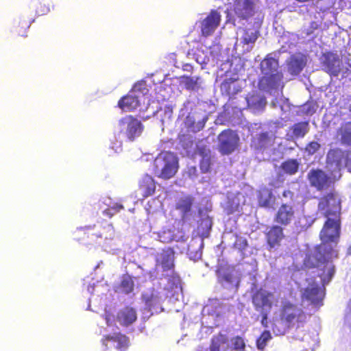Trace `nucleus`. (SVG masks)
<instances>
[{
    "mask_svg": "<svg viewBox=\"0 0 351 351\" xmlns=\"http://www.w3.org/2000/svg\"><path fill=\"white\" fill-rule=\"evenodd\" d=\"M307 322V314L295 303L285 300L281 302L278 319L273 321L271 329L276 335H283L291 328L296 332Z\"/></svg>",
    "mask_w": 351,
    "mask_h": 351,
    "instance_id": "1",
    "label": "nucleus"
},
{
    "mask_svg": "<svg viewBox=\"0 0 351 351\" xmlns=\"http://www.w3.org/2000/svg\"><path fill=\"white\" fill-rule=\"evenodd\" d=\"M341 217H326L319 237L321 241L312 250H315V254L323 258L337 256V245L341 237Z\"/></svg>",
    "mask_w": 351,
    "mask_h": 351,
    "instance_id": "2",
    "label": "nucleus"
},
{
    "mask_svg": "<svg viewBox=\"0 0 351 351\" xmlns=\"http://www.w3.org/2000/svg\"><path fill=\"white\" fill-rule=\"evenodd\" d=\"M339 257V252L337 256H330L328 258H323L320 256L315 254V250H310L306 253L303 261L302 266L304 269L320 268L321 274L319 277L322 280V285L324 287L328 284L335 276L336 268L332 263L333 259Z\"/></svg>",
    "mask_w": 351,
    "mask_h": 351,
    "instance_id": "3",
    "label": "nucleus"
},
{
    "mask_svg": "<svg viewBox=\"0 0 351 351\" xmlns=\"http://www.w3.org/2000/svg\"><path fill=\"white\" fill-rule=\"evenodd\" d=\"M178 159L170 152H162L154 159L153 162V173L163 180L173 178L178 170Z\"/></svg>",
    "mask_w": 351,
    "mask_h": 351,
    "instance_id": "4",
    "label": "nucleus"
},
{
    "mask_svg": "<svg viewBox=\"0 0 351 351\" xmlns=\"http://www.w3.org/2000/svg\"><path fill=\"white\" fill-rule=\"evenodd\" d=\"M318 208L325 217H341V201L335 193L323 195L319 200Z\"/></svg>",
    "mask_w": 351,
    "mask_h": 351,
    "instance_id": "5",
    "label": "nucleus"
},
{
    "mask_svg": "<svg viewBox=\"0 0 351 351\" xmlns=\"http://www.w3.org/2000/svg\"><path fill=\"white\" fill-rule=\"evenodd\" d=\"M119 127L120 132H123L131 141L141 136L143 130V125L141 121L132 115L121 118L119 121Z\"/></svg>",
    "mask_w": 351,
    "mask_h": 351,
    "instance_id": "6",
    "label": "nucleus"
},
{
    "mask_svg": "<svg viewBox=\"0 0 351 351\" xmlns=\"http://www.w3.org/2000/svg\"><path fill=\"white\" fill-rule=\"evenodd\" d=\"M219 152L222 155H230L239 146V137L230 129L223 130L217 136Z\"/></svg>",
    "mask_w": 351,
    "mask_h": 351,
    "instance_id": "7",
    "label": "nucleus"
},
{
    "mask_svg": "<svg viewBox=\"0 0 351 351\" xmlns=\"http://www.w3.org/2000/svg\"><path fill=\"white\" fill-rule=\"evenodd\" d=\"M252 303L256 311H270L273 307L274 295L262 287L255 290L251 295Z\"/></svg>",
    "mask_w": 351,
    "mask_h": 351,
    "instance_id": "8",
    "label": "nucleus"
},
{
    "mask_svg": "<svg viewBox=\"0 0 351 351\" xmlns=\"http://www.w3.org/2000/svg\"><path fill=\"white\" fill-rule=\"evenodd\" d=\"M307 179L310 185L319 191L328 189L332 182L330 177L320 169H311L307 174Z\"/></svg>",
    "mask_w": 351,
    "mask_h": 351,
    "instance_id": "9",
    "label": "nucleus"
},
{
    "mask_svg": "<svg viewBox=\"0 0 351 351\" xmlns=\"http://www.w3.org/2000/svg\"><path fill=\"white\" fill-rule=\"evenodd\" d=\"M95 227V226L93 227L87 226L79 229L77 231V234L80 237L78 240H83L85 237L89 238L90 237L96 239L104 238L105 239H112L114 237V230L111 224H107L106 226H104L102 231H94Z\"/></svg>",
    "mask_w": 351,
    "mask_h": 351,
    "instance_id": "10",
    "label": "nucleus"
},
{
    "mask_svg": "<svg viewBox=\"0 0 351 351\" xmlns=\"http://www.w3.org/2000/svg\"><path fill=\"white\" fill-rule=\"evenodd\" d=\"M325 295V288L319 286L317 283L309 284L303 292V297L310 301L315 306L323 305V300Z\"/></svg>",
    "mask_w": 351,
    "mask_h": 351,
    "instance_id": "11",
    "label": "nucleus"
},
{
    "mask_svg": "<svg viewBox=\"0 0 351 351\" xmlns=\"http://www.w3.org/2000/svg\"><path fill=\"white\" fill-rule=\"evenodd\" d=\"M295 217L294 206L290 204H282L274 216V221L281 226H287L291 223Z\"/></svg>",
    "mask_w": 351,
    "mask_h": 351,
    "instance_id": "12",
    "label": "nucleus"
},
{
    "mask_svg": "<svg viewBox=\"0 0 351 351\" xmlns=\"http://www.w3.org/2000/svg\"><path fill=\"white\" fill-rule=\"evenodd\" d=\"M221 22V14L215 10H212L207 16L201 22V33L204 37L212 35L219 27Z\"/></svg>",
    "mask_w": 351,
    "mask_h": 351,
    "instance_id": "13",
    "label": "nucleus"
},
{
    "mask_svg": "<svg viewBox=\"0 0 351 351\" xmlns=\"http://www.w3.org/2000/svg\"><path fill=\"white\" fill-rule=\"evenodd\" d=\"M350 150H343L341 148L330 149L326 155V163L335 167V169L341 171L345 165L347 155Z\"/></svg>",
    "mask_w": 351,
    "mask_h": 351,
    "instance_id": "14",
    "label": "nucleus"
},
{
    "mask_svg": "<svg viewBox=\"0 0 351 351\" xmlns=\"http://www.w3.org/2000/svg\"><path fill=\"white\" fill-rule=\"evenodd\" d=\"M324 70L331 76L337 77L341 72V60L338 55L328 52L323 55Z\"/></svg>",
    "mask_w": 351,
    "mask_h": 351,
    "instance_id": "15",
    "label": "nucleus"
},
{
    "mask_svg": "<svg viewBox=\"0 0 351 351\" xmlns=\"http://www.w3.org/2000/svg\"><path fill=\"white\" fill-rule=\"evenodd\" d=\"M156 182L148 173H145L138 182V190L143 199L154 195L156 190Z\"/></svg>",
    "mask_w": 351,
    "mask_h": 351,
    "instance_id": "16",
    "label": "nucleus"
},
{
    "mask_svg": "<svg viewBox=\"0 0 351 351\" xmlns=\"http://www.w3.org/2000/svg\"><path fill=\"white\" fill-rule=\"evenodd\" d=\"M233 11L240 19H247L254 14L252 0H234Z\"/></svg>",
    "mask_w": 351,
    "mask_h": 351,
    "instance_id": "17",
    "label": "nucleus"
},
{
    "mask_svg": "<svg viewBox=\"0 0 351 351\" xmlns=\"http://www.w3.org/2000/svg\"><path fill=\"white\" fill-rule=\"evenodd\" d=\"M175 252L171 247L162 250L156 258V265L161 266L163 271H172L174 269Z\"/></svg>",
    "mask_w": 351,
    "mask_h": 351,
    "instance_id": "18",
    "label": "nucleus"
},
{
    "mask_svg": "<svg viewBox=\"0 0 351 351\" xmlns=\"http://www.w3.org/2000/svg\"><path fill=\"white\" fill-rule=\"evenodd\" d=\"M116 319L122 326H129L134 324L137 319V313L134 308L126 306L120 309L117 315Z\"/></svg>",
    "mask_w": 351,
    "mask_h": 351,
    "instance_id": "19",
    "label": "nucleus"
},
{
    "mask_svg": "<svg viewBox=\"0 0 351 351\" xmlns=\"http://www.w3.org/2000/svg\"><path fill=\"white\" fill-rule=\"evenodd\" d=\"M265 238L267 245L271 247H275L280 245L285 238L283 228L279 225H273L265 232Z\"/></svg>",
    "mask_w": 351,
    "mask_h": 351,
    "instance_id": "20",
    "label": "nucleus"
},
{
    "mask_svg": "<svg viewBox=\"0 0 351 351\" xmlns=\"http://www.w3.org/2000/svg\"><path fill=\"white\" fill-rule=\"evenodd\" d=\"M102 344L108 348V342L112 341L117 343L116 348L119 351H125L130 346L129 338L124 334L116 332L112 335H105L102 340Z\"/></svg>",
    "mask_w": 351,
    "mask_h": 351,
    "instance_id": "21",
    "label": "nucleus"
},
{
    "mask_svg": "<svg viewBox=\"0 0 351 351\" xmlns=\"http://www.w3.org/2000/svg\"><path fill=\"white\" fill-rule=\"evenodd\" d=\"M194 202L195 198L191 195L182 196L176 202L175 207L181 213L182 220L186 219L191 215Z\"/></svg>",
    "mask_w": 351,
    "mask_h": 351,
    "instance_id": "22",
    "label": "nucleus"
},
{
    "mask_svg": "<svg viewBox=\"0 0 351 351\" xmlns=\"http://www.w3.org/2000/svg\"><path fill=\"white\" fill-rule=\"evenodd\" d=\"M140 105L138 96L134 92L122 97L118 101V106L123 111L130 112L136 109Z\"/></svg>",
    "mask_w": 351,
    "mask_h": 351,
    "instance_id": "23",
    "label": "nucleus"
},
{
    "mask_svg": "<svg viewBox=\"0 0 351 351\" xmlns=\"http://www.w3.org/2000/svg\"><path fill=\"white\" fill-rule=\"evenodd\" d=\"M258 205L260 207L269 208L275 204L276 198L271 189L263 187L257 193Z\"/></svg>",
    "mask_w": 351,
    "mask_h": 351,
    "instance_id": "24",
    "label": "nucleus"
},
{
    "mask_svg": "<svg viewBox=\"0 0 351 351\" xmlns=\"http://www.w3.org/2000/svg\"><path fill=\"white\" fill-rule=\"evenodd\" d=\"M229 348L228 338L221 332L213 335L210 339L209 351H228Z\"/></svg>",
    "mask_w": 351,
    "mask_h": 351,
    "instance_id": "25",
    "label": "nucleus"
},
{
    "mask_svg": "<svg viewBox=\"0 0 351 351\" xmlns=\"http://www.w3.org/2000/svg\"><path fill=\"white\" fill-rule=\"evenodd\" d=\"M289 131L291 132V138H302L309 132L308 121H300L292 125Z\"/></svg>",
    "mask_w": 351,
    "mask_h": 351,
    "instance_id": "26",
    "label": "nucleus"
},
{
    "mask_svg": "<svg viewBox=\"0 0 351 351\" xmlns=\"http://www.w3.org/2000/svg\"><path fill=\"white\" fill-rule=\"evenodd\" d=\"M143 300L149 311L158 313L162 310L161 300L158 294L152 293L144 295Z\"/></svg>",
    "mask_w": 351,
    "mask_h": 351,
    "instance_id": "27",
    "label": "nucleus"
},
{
    "mask_svg": "<svg viewBox=\"0 0 351 351\" xmlns=\"http://www.w3.org/2000/svg\"><path fill=\"white\" fill-rule=\"evenodd\" d=\"M198 154L202 156L199 162V168L203 173L210 171L211 165L210 151L205 147L197 148Z\"/></svg>",
    "mask_w": 351,
    "mask_h": 351,
    "instance_id": "28",
    "label": "nucleus"
},
{
    "mask_svg": "<svg viewBox=\"0 0 351 351\" xmlns=\"http://www.w3.org/2000/svg\"><path fill=\"white\" fill-rule=\"evenodd\" d=\"M221 90L228 96L232 97L241 92V87L239 85L236 80L229 78L222 82Z\"/></svg>",
    "mask_w": 351,
    "mask_h": 351,
    "instance_id": "29",
    "label": "nucleus"
},
{
    "mask_svg": "<svg viewBox=\"0 0 351 351\" xmlns=\"http://www.w3.org/2000/svg\"><path fill=\"white\" fill-rule=\"evenodd\" d=\"M34 19H19L14 25V32L19 36L26 37L27 32Z\"/></svg>",
    "mask_w": 351,
    "mask_h": 351,
    "instance_id": "30",
    "label": "nucleus"
},
{
    "mask_svg": "<svg viewBox=\"0 0 351 351\" xmlns=\"http://www.w3.org/2000/svg\"><path fill=\"white\" fill-rule=\"evenodd\" d=\"M343 145L351 146V121L343 123L338 130Z\"/></svg>",
    "mask_w": 351,
    "mask_h": 351,
    "instance_id": "31",
    "label": "nucleus"
},
{
    "mask_svg": "<svg viewBox=\"0 0 351 351\" xmlns=\"http://www.w3.org/2000/svg\"><path fill=\"white\" fill-rule=\"evenodd\" d=\"M261 70L265 75L277 71L278 67V60L271 57H267L261 62Z\"/></svg>",
    "mask_w": 351,
    "mask_h": 351,
    "instance_id": "32",
    "label": "nucleus"
},
{
    "mask_svg": "<svg viewBox=\"0 0 351 351\" xmlns=\"http://www.w3.org/2000/svg\"><path fill=\"white\" fill-rule=\"evenodd\" d=\"M283 78V75L281 72L275 71L271 73L265 74L263 77V81L265 82L267 86L274 88L279 85L280 82Z\"/></svg>",
    "mask_w": 351,
    "mask_h": 351,
    "instance_id": "33",
    "label": "nucleus"
},
{
    "mask_svg": "<svg viewBox=\"0 0 351 351\" xmlns=\"http://www.w3.org/2000/svg\"><path fill=\"white\" fill-rule=\"evenodd\" d=\"M299 166L296 159H288L281 163L280 169L285 173L292 176L298 171Z\"/></svg>",
    "mask_w": 351,
    "mask_h": 351,
    "instance_id": "34",
    "label": "nucleus"
},
{
    "mask_svg": "<svg viewBox=\"0 0 351 351\" xmlns=\"http://www.w3.org/2000/svg\"><path fill=\"white\" fill-rule=\"evenodd\" d=\"M305 65L306 62L302 58H291L288 64V71L291 75H298Z\"/></svg>",
    "mask_w": 351,
    "mask_h": 351,
    "instance_id": "35",
    "label": "nucleus"
},
{
    "mask_svg": "<svg viewBox=\"0 0 351 351\" xmlns=\"http://www.w3.org/2000/svg\"><path fill=\"white\" fill-rule=\"evenodd\" d=\"M134 283L132 278L129 275L123 276L119 285L121 291L124 294H129L134 291Z\"/></svg>",
    "mask_w": 351,
    "mask_h": 351,
    "instance_id": "36",
    "label": "nucleus"
},
{
    "mask_svg": "<svg viewBox=\"0 0 351 351\" xmlns=\"http://www.w3.org/2000/svg\"><path fill=\"white\" fill-rule=\"evenodd\" d=\"M272 336L269 330H264L261 332L260 336L256 339V345L258 350H263L267 344V342L271 340Z\"/></svg>",
    "mask_w": 351,
    "mask_h": 351,
    "instance_id": "37",
    "label": "nucleus"
},
{
    "mask_svg": "<svg viewBox=\"0 0 351 351\" xmlns=\"http://www.w3.org/2000/svg\"><path fill=\"white\" fill-rule=\"evenodd\" d=\"M258 149L266 147L270 143V138L267 132H263L258 135L254 141Z\"/></svg>",
    "mask_w": 351,
    "mask_h": 351,
    "instance_id": "38",
    "label": "nucleus"
},
{
    "mask_svg": "<svg viewBox=\"0 0 351 351\" xmlns=\"http://www.w3.org/2000/svg\"><path fill=\"white\" fill-rule=\"evenodd\" d=\"M182 82L187 90H194L197 87L199 77H193L191 76L183 75L182 77Z\"/></svg>",
    "mask_w": 351,
    "mask_h": 351,
    "instance_id": "39",
    "label": "nucleus"
},
{
    "mask_svg": "<svg viewBox=\"0 0 351 351\" xmlns=\"http://www.w3.org/2000/svg\"><path fill=\"white\" fill-rule=\"evenodd\" d=\"M258 34L257 32L245 30L242 36V43L245 45L254 43L257 40Z\"/></svg>",
    "mask_w": 351,
    "mask_h": 351,
    "instance_id": "40",
    "label": "nucleus"
},
{
    "mask_svg": "<svg viewBox=\"0 0 351 351\" xmlns=\"http://www.w3.org/2000/svg\"><path fill=\"white\" fill-rule=\"evenodd\" d=\"M232 348L236 351H245L246 344L244 339L241 336H235L232 339Z\"/></svg>",
    "mask_w": 351,
    "mask_h": 351,
    "instance_id": "41",
    "label": "nucleus"
},
{
    "mask_svg": "<svg viewBox=\"0 0 351 351\" xmlns=\"http://www.w3.org/2000/svg\"><path fill=\"white\" fill-rule=\"evenodd\" d=\"M218 281L221 284H232L233 282V275L229 271L219 272Z\"/></svg>",
    "mask_w": 351,
    "mask_h": 351,
    "instance_id": "42",
    "label": "nucleus"
},
{
    "mask_svg": "<svg viewBox=\"0 0 351 351\" xmlns=\"http://www.w3.org/2000/svg\"><path fill=\"white\" fill-rule=\"evenodd\" d=\"M321 147L320 144L317 141H311L305 147V152L309 155L315 154Z\"/></svg>",
    "mask_w": 351,
    "mask_h": 351,
    "instance_id": "43",
    "label": "nucleus"
},
{
    "mask_svg": "<svg viewBox=\"0 0 351 351\" xmlns=\"http://www.w3.org/2000/svg\"><path fill=\"white\" fill-rule=\"evenodd\" d=\"M35 12L37 16H43L49 12V5L43 4L41 2L36 3L35 6Z\"/></svg>",
    "mask_w": 351,
    "mask_h": 351,
    "instance_id": "44",
    "label": "nucleus"
},
{
    "mask_svg": "<svg viewBox=\"0 0 351 351\" xmlns=\"http://www.w3.org/2000/svg\"><path fill=\"white\" fill-rule=\"evenodd\" d=\"M123 208V206L121 204H117L114 206L106 209L104 213L109 217H112L115 213L119 212Z\"/></svg>",
    "mask_w": 351,
    "mask_h": 351,
    "instance_id": "45",
    "label": "nucleus"
},
{
    "mask_svg": "<svg viewBox=\"0 0 351 351\" xmlns=\"http://www.w3.org/2000/svg\"><path fill=\"white\" fill-rule=\"evenodd\" d=\"M204 225L206 230V231L202 232V234H208L210 229L212 226V222L211 220L209 218H204L201 219V222L198 226V228L199 229L202 226Z\"/></svg>",
    "mask_w": 351,
    "mask_h": 351,
    "instance_id": "46",
    "label": "nucleus"
},
{
    "mask_svg": "<svg viewBox=\"0 0 351 351\" xmlns=\"http://www.w3.org/2000/svg\"><path fill=\"white\" fill-rule=\"evenodd\" d=\"M103 317L105 319L108 326H111L114 324V316L110 311H106L103 315Z\"/></svg>",
    "mask_w": 351,
    "mask_h": 351,
    "instance_id": "47",
    "label": "nucleus"
},
{
    "mask_svg": "<svg viewBox=\"0 0 351 351\" xmlns=\"http://www.w3.org/2000/svg\"><path fill=\"white\" fill-rule=\"evenodd\" d=\"M343 167H346L348 171L351 173V151H350V154L347 155Z\"/></svg>",
    "mask_w": 351,
    "mask_h": 351,
    "instance_id": "48",
    "label": "nucleus"
},
{
    "mask_svg": "<svg viewBox=\"0 0 351 351\" xmlns=\"http://www.w3.org/2000/svg\"><path fill=\"white\" fill-rule=\"evenodd\" d=\"M261 323L263 327H265V328L268 327L267 315L266 313H265L262 315V319H261Z\"/></svg>",
    "mask_w": 351,
    "mask_h": 351,
    "instance_id": "49",
    "label": "nucleus"
},
{
    "mask_svg": "<svg viewBox=\"0 0 351 351\" xmlns=\"http://www.w3.org/2000/svg\"><path fill=\"white\" fill-rule=\"evenodd\" d=\"M282 197L285 198H290L292 199L293 197V193L290 190H285L282 193Z\"/></svg>",
    "mask_w": 351,
    "mask_h": 351,
    "instance_id": "50",
    "label": "nucleus"
},
{
    "mask_svg": "<svg viewBox=\"0 0 351 351\" xmlns=\"http://www.w3.org/2000/svg\"><path fill=\"white\" fill-rule=\"evenodd\" d=\"M302 337H300L298 334H295V336H294V338L296 339H299V340H301V341H303L304 340V337L307 334V330H302Z\"/></svg>",
    "mask_w": 351,
    "mask_h": 351,
    "instance_id": "51",
    "label": "nucleus"
},
{
    "mask_svg": "<svg viewBox=\"0 0 351 351\" xmlns=\"http://www.w3.org/2000/svg\"><path fill=\"white\" fill-rule=\"evenodd\" d=\"M183 69L184 71H191L193 70V66L190 64H186L183 66Z\"/></svg>",
    "mask_w": 351,
    "mask_h": 351,
    "instance_id": "52",
    "label": "nucleus"
},
{
    "mask_svg": "<svg viewBox=\"0 0 351 351\" xmlns=\"http://www.w3.org/2000/svg\"><path fill=\"white\" fill-rule=\"evenodd\" d=\"M240 242H241V243L243 245V247H247V240H246V239H241V240H240Z\"/></svg>",
    "mask_w": 351,
    "mask_h": 351,
    "instance_id": "53",
    "label": "nucleus"
},
{
    "mask_svg": "<svg viewBox=\"0 0 351 351\" xmlns=\"http://www.w3.org/2000/svg\"><path fill=\"white\" fill-rule=\"evenodd\" d=\"M190 171V173L192 172V173H195L196 172V168L195 167H192L189 169Z\"/></svg>",
    "mask_w": 351,
    "mask_h": 351,
    "instance_id": "54",
    "label": "nucleus"
}]
</instances>
